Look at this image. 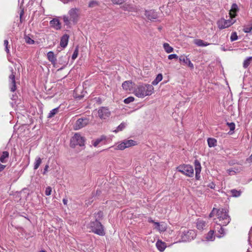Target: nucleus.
<instances>
[{"label":"nucleus","mask_w":252,"mask_h":252,"mask_svg":"<svg viewBox=\"0 0 252 252\" xmlns=\"http://www.w3.org/2000/svg\"><path fill=\"white\" fill-rule=\"evenodd\" d=\"M77 56H78V51H77V49H76L74 51V52L72 56V59L73 60H75L77 58Z\"/></svg>","instance_id":"8fccbe9b"},{"label":"nucleus","mask_w":252,"mask_h":252,"mask_svg":"<svg viewBox=\"0 0 252 252\" xmlns=\"http://www.w3.org/2000/svg\"><path fill=\"white\" fill-rule=\"evenodd\" d=\"M98 5V2L96 0H92L89 3V7L91 8L94 7Z\"/></svg>","instance_id":"37998d69"},{"label":"nucleus","mask_w":252,"mask_h":252,"mask_svg":"<svg viewBox=\"0 0 252 252\" xmlns=\"http://www.w3.org/2000/svg\"><path fill=\"white\" fill-rule=\"evenodd\" d=\"M148 221L150 222H153V223H154L156 225V227L160 231H162V229H160V228H159V226H160V224L159 222H154L153 220H152L151 219H149V220H148Z\"/></svg>","instance_id":"c03bdc74"},{"label":"nucleus","mask_w":252,"mask_h":252,"mask_svg":"<svg viewBox=\"0 0 252 252\" xmlns=\"http://www.w3.org/2000/svg\"><path fill=\"white\" fill-rule=\"evenodd\" d=\"M111 1L113 3L119 5L122 4L124 2V0H111Z\"/></svg>","instance_id":"de8ad7c7"},{"label":"nucleus","mask_w":252,"mask_h":252,"mask_svg":"<svg viewBox=\"0 0 252 252\" xmlns=\"http://www.w3.org/2000/svg\"><path fill=\"white\" fill-rule=\"evenodd\" d=\"M96 215L98 216L97 219L101 218L102 217V213L101 211H99L97 213Z\"/></svg>","instance_id":"5fc2aeb1"},{"label":"nucleus","mask_w":252,"mask_h":252,"mask_svg":"<svg viewBox=\"0 0 252 252\" xmlns=\"http://www.w3.org/2000/svg\"><path fill=\"white\" fill-rule=\"evenodd\" d=\"M214 231L210 230L207 234L206 239L208 241H213L215 240V236L214 235Z\"/></svg>","instance_id":"cd10ccee"},{"label":"nucleus","mask_w":252,"mask_h":252,"mask_svg":"<svg viewBox=\"0 0 252 252\" xmlns=\"http://www.w3.org/2000/svg\"><path fill=\"white\" fill-rule=\"evenodd\" d=\"M252 59V57L247 58L243 62V67L247 68L250 65L251 61Z\"/></svg>","instance_id":"7c9ffc66"},{"label":"nucleus","mask_w":252,"mask_h":252,"mask_svg":"<svg viewBox=\"0 0 252 252\" xmlns=\"http://www.w3.org/2000/svg\"><path fill=\"white\" fill-rule=\"evenodd\" d=\"M10 71L11 74L9 76V81L10 84V89L11 92H14L16 90V86L15 83V75L13 72V69L11 67Z\"/></svg>","instance_id":"f8f14e48"},{"label":"nucleus","mask_w":252,"mask_h":252,"mask_svg":"<svg viewBox=\"0 0 252 252\" xmlns=\"http://www.w3.org/2000/svg\"><path fill=\"white\" fill-rule=\"evenodd\" d=\"M89 227L91 229V231L99 236H104L105 235V231L104 227L102 224L97 220V219L95 220L91 221L89 224Z\"/></svg>","instance_id":"20e7f679"},{"label":"nucleus","mask_w":252,"mask_h":252,"mask_svg":"<svg viewBox=\"0 0 252 252\" xmlns=\"http://www.w3.org/2000/svg\"><path fill=\"white\" fill-rule=\"evenodd\" d=\"M126 123H122L117 127V129L115 130V132H117L119 131L123 130L126 126Z\"/></svg>","instance_id":"f704fd0d"},{"label":"nucleus","mask_w":252,"mask_h":252,"mask_svg":"<svg viewBox=\"0 0 252 252\" xmlns=\"http://www.w3.org/2000/svg\"><path fill=\"white\" fill-rule=\"evenodd\" d=\"M97 112L98 117L101 120H106L111 115V112L107 107H101Z\"/></svg>","instance_id":"1a4fd4ad"},{"label":"nucleus","mask_w":252,"mask_h":252,"mask_svg":"<svg viewBox=\"0 0 252 252\" xmlns=\"http://www.w3.org/2000/svg\"><path fill=\"white\" fill-rule=\"evenodd\" d=\"M177 170L189 177H192L194 175L193 167L189 164L180 165L177 168Z\"/></svg>","instance_id":"423d86ee"},{"label":"nucleus","mask_w":252,"mask_h":252,"mask_svg":"<svg viewBox=\"0 0 252 252\" xmlns=\"http://www.w3.org/2000/svg\"><path fill=\"white\" fill-rule=\"evenodd\" d=\"M69 36L67 34H64L61 38L60 45L63 48L66 47L68 44Z\"/></svg>","instance_id":"aec40b11"},{"label":"nucleus","mask_w":252,"mask_h":252,"mask_svg":"<svg viewBox=\"0 0 252 252\" xmlns=\"http://www.w3.org/2000/svg\"><path fill=\"white\" fill-rule=\"evenodd\" d=\"M105 139L104 136H102L100 138L97 139L93 143L94 147H96L102 140Z\"/></svg>","instance_id":"e433bc0d"},{"label":"nucleus","mask_w":252,"mask_h":252,"mask_svg":"<svg viewBox=\"0 0 252 252\" xmlns=\"http://www.w3.org/2000/svg\"><path fill=\"white\" fill-rule=\"evenodd\" d=\"M205 221L203 220H198L196 222V227L198 229L202 230L205 226Z\"/></svg>","instance_id":"bb28decb"},{"label":"nucleus","mask_w":252,"mask_h":252,"mask_svg":"<svg viewBox=\"0 0 252 252\" xmlns=\"http://www.w3.org/2000/svg\"><path fill=\"white\" fill-rule=\"evenodd\" d=\"M5 167V165L1 164L0 163V172L2 170H3Z\"/></svg>","instance_id":"6e6d98bb"},{"label":"nucleus","mask_w":252,"mask_h":252,"mask_svg":"<svg viewBox=\"0 0 252 252\" xmlns=\"http://www.w3.org/2000/svg\"><path fill=\"white\" fill-rule=\"evenodd\" d=\"M25 40L26 41V42L27 43V44H33L34 43V41L29 36H25Z\"/></svg>","instance_id":"c9c22d12"},{"label":"nucleus","mask_w":252,"mask_h":252,"mask_svg":"<svg viewBox=\"0 0 252 252\" xmlns=\"http://www.w3.org/2000/svg\"><path fill=\"white\" fill-rule=\"evenodd\" d=\"M8 41L7 40H4V46L5 47V51L7 54L9 53V47L8 46Z\"/></svg>","instance_id":"ea45409f"},{"label":"nucleus","mask_w":252,"mask_h":252,"mask_svg":"<svg viewBox=\"0 0 252 252\" xmlns=\"http://www.w3.org/2000/svg\"><path fill=\"white\" fill-rule=\"evenodd\" d=\"M39 252H46L44 250H41Z\"/></svg>","instance_id":"680f3d73"},{"label":"nucleus","mask_w":252,"mask_h":252,"mask_svg":"<svg viewBox=\"0 0 252 252\" xmlns=\"http://www.w3.org/2000/svg\"><path fill=\"white\" fill-rule=\"evenodd\" d=\"M154 87L152 85L142 84L135 87L133 93L138 97L144 98L151 95L154 92Z\"/></svg>","instance_id":"f257e3e1"},{"label":"nucleus","mask_w":252,"mask_h":252,"mask_svg":"<svg viewBox=\"0 0 252 252\" xmlns=\"http://www.w3.org/2000/svg\"><path fill=\"white\" fill-rule=\"evenodd\" d=\"M239 9L237 4L234 3L232 4L231 9L229 10V15L230 18L235 19Z\"/></svg>","instance_id":"2eb2a0df"},{"label":"nucleus","mask_w":252,"mask_h":252,"mask_svg":"<svg viewBox=\"0 0 252 252\" xmlns=\"http://www.w3.org/2000/svg\"><path fill=\"white\" fill-rule=\"evenodd\" d=\"M179 61L182 62L184 65L188 66L190 69L194 68L193 64L191 63L190 59L185 55H182L179 57Z\"/></svg>","instance_id":"ddd939ff"},{"label":"nucleus","mask_w":252,"mask_h":252,"mask_svg":"<svg viewBox=\"0 0 252 252\" xmlns=\"http://www.w3.org/2000/svg\"><path fill=\"white\" fill-rule=\"evenodd\" d=\"M63 203L64 204V205H67V199H66V198H63Z\"/></svg>","instance_id":"13d9d810"},{"label":"nucleus","mask_w":252,"mask_h":252,"mask_svg":"<svg viewBox=\"0 0 252 252\" xmlns=\"http://www.w3.org/2000/svg\"><path fill=\"white\" fill-rule=\"evenodd\" d=\"M236 21V19L230 18L228 20H225L224 18H221L218 21L217 24L219 29H223L229 27L235 23Z\"/></svg>","instance_id":"6e6552de"},{"label":"nucleus","mask_w":252,"mask_h":252,"mask_svg":"<svg viewBox=\"0 0 252 252\" xmlns=\"http://www.w3.org/2000/svg\"><path fill=\"white\" fill-rule=\"evenodd\" d=\"M80 14V9L77 8H71L68 12V16L63 15L62 19L64 25L67 28H70L71 22L75 24L78 20Z\"/></svg>","instance_id":"f03ea898"},{"label":"nucleus","mask_w":252,"mask_h":252,"mask_svg":"<svg viewBox=\"0 0 252 252\" xmlns=\"http://www.w3.org/2000/svg\"><path fill=\"white\" fill-rule=\"evenodd\" d=\"M156 246L160 252H163L166 247V244L160 240L157 242Z\"/></svg>","instance_id":"b1692460"},{"label":"nucleus","mask_w":252,"mask_h":252,"mask_svg":"<svg viewBox=\"0 0 252 252\" xmlns=\"http://www.w3.org/2000/svg\"><path fill=\"white\" fill-rule=\"evenodd\" d=\"M238 39V36L236 32H233L231 33L230 36L231 41H234Z\"/></svg>","instance_id":"a19ab883"},{"label":"nucleus","mask_w":252,"mask_h":252,"mask_svg":"<svg viewBox=\"0 0 252 252\" xmlns=\"http://www.w3.org/2000/svg\"><path fill=\"white\" fill-rule=\"evenodd\" d=\"M227 125L229 126L230 130L233 131L235 129V125L233 123H227Z\"/></svg>","instance_id":"49530a36"},{"label":"nucleus","mask_w":252,"mask_h":252,"mask_svg":"<svg viewBox=\"0 0 252 252\" xmlns=\"http://www.w3.org/2000/svg\"><path fill=\"white\" fill-rule=\"evenodd\" d=\"M137 143L133 140H125L118 144L115 148V150H123L126 148L136 145Z\"/></svg>","instance_id":"9d476101"},{"label":"nucleus","mask_w":252,"mask_h":252,"mask_svg":"<svg viewBox=\"0 0 252 252\" xmlns=\"http://www.w3.org/2000/svg\"><path fill=\"white\" fill-rule=\"evenodd\" d=\"M208 187H210L211 189H214L215 188V184H214V183H212L209 184Z\"/></svg>","instance_id":"864d4df0"},{"label":"nucleus","mask_w":252,"mask_h":252,"mask_svg":"<svg viewBox=\"0 0 252 252\" xmlns=\"http://www.w3.org/2000/svg\"><path fill=\"white\" fill-rule=\"evenodd\" d=\"M252 30V25H249L247 26H245L243 29V31L245 33L250 32Z\"/></svg>","instance_id":"58836bf2"},{"label":"nucleus","mask_w":252,"mask_h":252,"mask_svg":"<svg viewBox=\"0 0 252 252\" xmlns=\"http://www.w3.org/2000/svg\"><path fill=\"white\" fill-rule=\"evenodd\" d=\"M207 142L209 147H213L216 146L217 140L214 138H209L207 140Z\"/></svg>","instance_id":"c756f323"},{"label":"nucleus","mask_w":252,"mask_h":252,"mask_svg":"<svg viewBox=\"0 0 252 252\" xmlns=\"http://www.w3.org/2000/svg\"><path fill=\"white\" fill-rule=\"evenodd\" d=\"M41 163V159L40 158H37L35 159V162L34 163V169H37Z\"/></svg>","instance_id":"2f4dec72"},{"label":"nucleus","mask_w":252,"mask_h":252,"mask_svg":"<svg viewBox=\"0 0 252 252\" xmlns=\"http://www.w3.org/2000/svg\"><path fill=\"white\" fill-rule=\"evenodd\" d=\"M85 145V138L79 133H75L70 140V146L74 148L76 145L84 146Z\"/></svg>","instance_id":"0eeeda50"},{"label":"nucleus","mask_w":252,"mask_h":252,"mask_svg":"<svg viewBox=\"0 0 252 252\" xmlns=\"http://www.w3.org/2000/svg\"><path fill=\"white\" fill-rule=\"evenodd\" d=\"M122 87L126 91H130L133 87L132 82L130 81H126L122 84Z\"/></svg>","instance_id":"4be33fe9"},{"label":"nucleus","mask_w":252,"mask_h":252,"mask_svg":"<svg viewBox=\"0 0 252 252\" xmlns=\"http://www.w3.org/2000/svg\"><path fill=\"white\" fill-rule=\"evenodd\" d=\"M193 42L196 46L198 47H206L210 45V43L200 39H194Z\"/></svg>","instance_id":"5701e85b"},{"label":"nucleus","mask_w":252,"mask_h":252,"mask_svg":"<svg viewBox=\"0 0 252 252\" xmlns=\"http://www.w3.org/2000/svg\"><path fill=\"white\" fill-rule=\"evenodd\" d=\"M145 15L146 16V17L150 20H155L157 18V15L156 12L152 10L149 11L146 10L145 11Z\"/></svg>","instance_id":"a211bd4d"},{"label":"nucleus","mask_w":252,"mask_h":252,"mask_svg":"<svg viewBox=\"0 0 252 252\" xmlns=\"http://www.w3.org/2000/svg\"><path fill=\"white\" fill-rule=\"evenodd\" d=\"M238 171V169L235 168H231L227 170V172L229 175H235Z\"/></svg>","instance_id":"72a5a7b5"},{"label":"nucleus","mask_w":252,"mask_h":252,"mask_svg":"<svg viewBox=\"0 0 252 252\" xmlns=\"http://www.w3.org/2000/svg\"><path fill=\"white\" fill-rule=\"evenodd\" d=\"M163 47L165 51L167 53H170L172 52L174 50L173 48L170 46L169 44L167 43H164L163 45Z\"/></svg>","instance_id":"a878e982"},{"label":"nucleus","mask_w":252,"mask_h":252,"mask_svg":"<svg viewBox=\"0 0 252 252\" xmlns=\"http://www.w3.org/2000/svg\"><path fill=\"white\" fill-rule=\"evenodd\" d=\"M178 58V56L176 54H170L168 56L169 60L177 59Z\"/></svg>","instance_id":"09e8293b"},{"label":"nucleus","mask_w":252,"mask_h":252,"mask_svg":"<svg viewBox=\"0 0 252 252\" xmlns=\"http://www.w3.org/2000/svg\"><path fill=\"white\" fill-rule=\"evenodd\" d=\"M134 100V98L132 96H129L126 99H124V102L126 104H128L130 102H133Z\"/></svg>","instance_id":"79ce46f5"},{"label":"nucleus","mask_w":252,"mask_h":252,"mask_svg":"<svg viewBox=\"0 0 252 252\" xmlns=\"http://www.w3.org/2000/svg\"><path fill=\"white\" fill-rule=\"evenodd\" d=\"M231 196L233 197H239L241 194V192L240 190L236 189H232L231 190Z\"/></svg>","instance_id":"473e14b6"},{"label":"nucleus","mask_w":252,"mask_h":252,"mask_svg":"<svg viewBox=\"0 0 252 252\" xmlns=\"http://www.w3.org/2000/svg\"><path fill=\"white\" fill-rule=\"evenodd\" d=\"M89 122V120L87 118H81L77 120L75 124V129L76 130L80 129L86 126H87Z\"/></svg>","instance_id":"9b49d317"},{"label":"nucleus","mask_w":252,"mask_h":252,"mask_svg":"<svg viewBox=\"0 0 252 252\" xmlns=\"http://www.w3.org/2000/svg\"><path fill=\"white\" fill-rule=\"evenodd\" d=\"M52 188L50 187H48L46 188L45 193L47 196H49L51 194Z\"/></svg>","instance_id":"a18cd8bd"},{"label":"nucleus","mask_w":252,"mask_h":252,"mask_svg":"<svg viewBox=\"0 0 252 252\" xmlns=\"http://www.w3.org/2000/svg\"><path fill=\"white\" fill-rule=\"evenodd\" d=\"M216 223L217 224L215 226V229L216 232L218 233L219 235H217V237L219 238L222 237L225 234V229L223 227V225L220 223H218V221H217Z\"/></svg>","instance_id":"4468645a"},{"label":"nucleus","mask_w":252,"mask_h":252,"mask_svg":"<svg viewBox=\"0 0 252 252\" xmlns=\"http://www.w3.org/2000/svg\"><path fill=\"white\" fill-rule=\"evenodd\" d=\"M48 168H49L48 165H46L45 167H44V171L43 172V174H46V172L48 171Z\"/></svg>","instance_id":"603ef678"},{"label":"nucleus","mask_w":252,"mask_h":252,"mask_svg":"<svg viewBox=\"0 0 252 252\" xmlns=\"http://www.w3.org/2000/svg\"><path fill=\"white\" fill-rule=\"evenodd\" d=\"M218 209H216L215 208H213L212 211L211 212V213L209 215V217L210 218H212L214 216V214H215V213H217V211L218 210Z\"/></svg>","instance_id":"3c124183"},{"label":"nucleus","mask_w":252,"mask_h":252,"mask_svg":"<svg viewBox=\"0 0 252 252\" xmlns=\"http://www.w3.org/2000/svg\"><path fill=\"white\" fill-rule=\"evenodd\" d=\"M9 157V153L7 151L3 152L0 155V161L2 163H5L6 162V158Z\"/></svg>","instance_id":"393cba45"},{"label":"nucleus","mask_w":252,"mask_h":252,"mask_svg":"<svg viewBox=\"0 0 252 252\" xmlns=\"http://www.w3.org/2000/svg\"><path fill=\"white\" fill-rule=\"evenodd\" d=\"M47 58L48 60L52 63L54 65L56 63V57L55 56L53 52L49 51L47 54Z\"/></svg>","instance_id":"412c9836"},{"label":"nucleus","mask_w":252,"mask_h":252,"mask_svg":"<svg viewBox=\"0 0 252 252\" xmlns=\"http://www.w3.org/2000/svg\"><path fill=\"white\" fill-rule=\"evenodd\" d=\"M247 161L249 162H252V155L250 156V157L247 158Z\"/></svg>","instance_id":"4d7b16f0"},{"label":"nucleus","mask_w":252,"mask_h":252,"mask_svg":"<svg viewBox=\"0 0 252 252\" xmlns=\"http://www.w3.org/2000/svg\"><path fill=\"white\" fill-rule=\"evenodd\" d=\"M23 14V11H22L21 12V13H20V17H21V16H22Z\"/></svg>","instance_id":"052dcab7"},{"label":"nucleus","mask_w":252,"mask_h":252,"mask_svg":"<svg viewBox=\"0 0 252 252\" xmlns=\"http://www.w3.org/2000/svg\"><path fill=\"white\" fill-rule=\"evenodd\" d=\"M247 252H252V248L251 249L249 248L248 249V251H247Z\"/></svg>","instance_id":"bf43d9fd"},{"label":"nucleus","mask_w":252,"mask_h":252,"mask_svg":"<svg viewBox=\"0 0 252 252\" xmlns=\"http://www.w3.org/2000/svg\"><path fill=\"white\" fill-rule=\"evenodd\" d=\"M195 178L197 180H199L200 176V174L201 170V166L200 162L198 160L194 161Z\"/></svg>","instance_id":"f3484780"},{"label":"nucleus","mask_w":252,"mask_h":252,"mask_svg":"<svg viewBox=\"0 0 252 252\" xmlns=\"http://www.w3.org/2000/svg\"><path fill=\"white\" fill-rule=\"evenodd\" d=\"M162 79V75L161 73L158 74L156 78L153 81L152 85H157Z\"/></svg>","instance_id":"c85d7f7f"},{"label":"nucleus","mask_w":252,"mask_h":252,"mask_svg":"<svg viewBox=\"0 0 252 252\" xmlns=\"http://www.w3.org/2000/svg\"><path fill=\"white\" fill-rule=\"evenodd\" d=\"M218 223L227 225L230 221L231 219L228 214V210L226 209L220 208L217 211Z\"/></svg>","instance_id":"7ed1b4c3"},{"label":"nucleus","mask_w":252,"mask_h":252,"mask_svg":"<svg viewBox=\"0 0 252 252\" xmlns=\"http://www.w3.org/2000/svg\"><path fill=\"white\" fill-rule=\"evenodd\" d=\"M69 57L67 56H63L61 57L59 59V63L62 65V66L58 70H62L64 68L68 63Z\"/></svg>","instance_id":"dca6fc26"},{"label":"nucleus","mask_w":252,"mask_h":252,"mask_svg":"<svg viewBox=\"0 0 252 252\" xmlns=\"http://www.w3.org/2000/svg\"><path fill=\"white\" fill-rule=\"evenodd\" d=\"M50 24L51 27L56 30H60L61 28V25L59 20L57 19H53L50 21Z\"/></svg>","instance_id":"6ab92c4d"},{"label":"nucleus","mask_w":252,"mask_h":252,"mask_svg":"<svg viewBox=\"0 0 252 252\" xmlns=\"http://www.w3.org/2000/svg\"><path fill=\"white\" fill-rule=\"evenodd\" d=\"M58 108H56L55 109H52L51 111H50V113L48 115V118H52L58 112Z\"/></svg>","instance_id":"4c0bfd02"},{"label":"nucleus","mask_w":252,"mask_h":252,"mask_svg":"<svg viewBox=\"0 0 252 252\" xmlns=\"http://www.w3.org/2000/svg\"><path fill=\"white\" fill-rule=\"evenodd\" d=\"M182 241H189L196 236V233L193 230H188L185 228H182L180 231Z\"/></svg>","instance_id":"39448f33"}]
</instances>
